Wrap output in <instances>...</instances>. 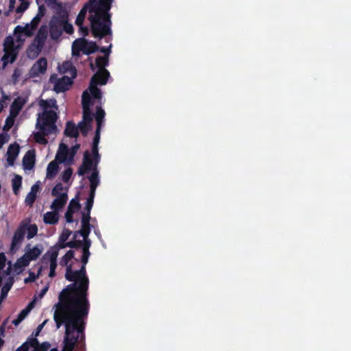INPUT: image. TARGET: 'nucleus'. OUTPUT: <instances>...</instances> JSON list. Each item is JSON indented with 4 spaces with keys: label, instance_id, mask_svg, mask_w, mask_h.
Masks as SVG:
<instances>
[{
    "label": "nucleus",
    "instance_id": "obj_59",
    "mask_svg": "<svg viewBox=\"0 0 351 351\" xmlns=\"http://www.w3.org/2000/svg\"><path fill=\"white\" fill-rule=\"evenodd\" d=\"M83 244L81 246L82 252H90L89 248L91 245V241L88 239V237H86V239H84Z\"/></svg>",
    "mask_w": 351,
    "mask_h": 351
},
{
    "label": "nucleus",
    "instance_id": "obj_50",
    "mask_svg": "<svg viewBox=\"0 0 351 351\" xmlns=\"http://www.w3.org/2000/svg\"><path fill=\"white\" fill-rule=\"evenodd\" d=\"M40 272H41V268L39 269L37 274H35L33 271H29V276L27 278H25V280H24L25 283L34 282L37 278H39Z\"/></svg>",
    "mask_w": 351,
    "mask_h": 351
},
{
    "label": "nucleus",
    "instance_id": "obj_39",
    "mask_svg": "<svg viewBox=\"0 0 351 351\" xmlns=\"http://www.w3.org/2000/svg\"><path fill=\"white\" fill-rule=\"evenodd\" d=\"M74 273L75 271L72 270V265L69 264V265H67L65 274L66 279L70 282H78L77 276Z\"/></svg>",
    "mask_w": 351,
    "mask_h": 351
},
{
    "label": "nucleus",
    "instance_id": "obj_16",
    "mask_svg": "<svg viewBox=\"0 0 351 351\" xmlns=\"http://www.w3.org/2000/svg\"><path fill=\"white\" fill-rule=\"evenodd\" d=\"M25 104V100L21 97L14 99L10 106V116L15 118L19 114Z\"/></svg>",
    "mask_w": 351,
    "mask_h": 351
},
{
    "label": "nucleus",
    "instance_id": "obj_48",
    "mask_svg": "<svg viewBox=\"0 0 351 351\" xmlns=\"http://www.w3.org/2000/svg\"><path fill=\"white\" fill-rule=\"evenodd\" d=\"M12 285V283H7L2 287L0 295V304H1L2 301L7 297L8 293L11 289Z\"/></svg>",
    "mask_w": 351,
    "mask_h": 351
},
{
    "label": "nucleus",
    "instance_id": "obj_47",
    "mask_svg": "<svg viewBox=\"0 0 351 351\" xmlns=\"http://www.w3.org/2000/svg\"><path fill=\"white\" fill-rule=\"evenodd\" d=\"M28 313L29 309L22 310L21 313L19 314L17 318L12 321V324L15 326L19 325L22 322V320L26 317Z\"/></svg>",
    "mask_w": 351,
    "mask_h": 351
},
{
    "label": "nucleus",
    "instance_id": "obj_6",
    "mask_svg": "<svg viewBox=\"0 0 351 351\" xmlns=\"http://www.w3.org/2000/svg\"><path fill=\"white\" fill-rule=\"evenodd\" d=\"M92 98L90 95L85 90L82 97V106L83 108L82 120L86 123H92L93 114L90 110V106L92 105Z\"/></svg>",
    "mask_w": 351,
    "mask_h": 351
},
{
    "label": "nucleus",
    "instance_id": "obj_38",
    "mask_svg": "<svg viewBox=\"0 0 351 351\" xmlns=\"http://www.w3.org/2000/svg\"><path fill=\"white\" fill-rule=\"evenodd\" d=\"M22 177L19 175H16L12 180V189L14 194L17 195L21 186Z\"/></svg>",
    "mask_w": 351,
    "mask_h": 351
},
{
    "label": "nucleus",
    "instance_id": "obj_51",
    "mask_svg": "<svg viewBox=\"0 0 351 351\" xmlns=\"http://www.w3.org/2000/svg\"><path fill=\"white\" fill-rule=\"evenodd\" d=\"M71 234H72L71 230H70L68 228H64L61 234L60 235V237H59L60 241L61 242L66 241V240L69 239V237L71 236Z\"/></svg>",
    "mask_w": 351,
    "mask_h": 351
},
{
    "label": "nucleus",
    "instance_id": "obj_26",
    "mask_svg": "<svg viewBox=\"0 0 351 351\" xmlns=\"http://www.w3.org/2000/svg\"><path fill=\"white\" fill-rule=\"evenodd\" d=\"M4 54L2 57L3 66H6L8 63H13L17 57L18 51H12L8 50H3Z\"/></svg>",
    "mask_w": 351,
    "mask_h": 351
},
{
    "label": "nucleus",
    "instance_id": "obj_27",
    "mask_svg": "<svg viewBox=\"0 0 351 351\" xmlns=\"http://www.w3.org/2000/svg\"><path fill=\"white\" fill-rule=\"evenodd\" d=\"M35 31L36 30L33 29V27H32L29 24H27L24 27L21 26V25H17L14 29L15 34H17V33L23 34L24 35H25L26 36H28V37L32 36L34 34Z\"/></svg>",
    "mask_w": 351,
    "mask_h": 351
},
{
    "label": "nucleus",
    "instance_id": "obj_3",
    "mask_svg": "<svg viewBox=\"0 0 351 351\" xmlns=\"http://www.w3.org/2000/svg\"><path fill=\"white\" fill-rule=\"evenodd\" d=\"M88 20L90 23L92 35L97 38L101 39L106 36L112 35L111 15H102L91 14Z\"/></svg>",
    "mask_w": 351,
    "mask_h": 351
},
{
    "label": "nucleus",
    "instance_id": "obj_28",
    "mask_svg": "<svg viewBox=\"0 0 351 351\" xmlns=\"http://www.w3.org/2000/svg\"><path fill=\"white\" fill-rule=\"evenodd\" d=\"M85 42L86 39L84 38H79L74 41L73 45V55L76 56L79 55L80 51L84 53L85 49Z\"/></svg>",
    "mask_w": 351,
    "mask_h": 351
},
{
    "label": "nucleus",
    "instance_id": "obj_13",
    "mask_svg": "<svg viewBox=\"0 0 351 351\" xmlns=\"http://www.w3.org/2000/svg\"><path fill=\"white\" fill-rule=\"evenodd\" d=\"M80 204L77 199H72L71 200L64 215L67 223H71L74 221L73 214L76 210H78L80 208Z\"/></svg>",
    "mask_w": 351,
    "mask_h": 351
},
{
    "label": "nucleus",
    "instance_id": "obj_30",
    "mask_svg": "<svg viewBox=\"0 0 351 351\" xmlns=\"http://www.w3.org/2000/svg\"><path fill=\"white\" fill-rule=\"evenodd\" d=\"M105 111L101 108V106H97L96 108V113L95 115V121L97 123V128H101L104 119L105 117Z\"/></svg>",
    "mask_w": 351,
    "mask_h": 351
},
{
    "label": "nucleus",
    "instance_id": "obj_41",
    "mask_svg": "<svg viewBox=\"0 0 351 351\" xmlns=\"http://www.w3.org/2000/svg\"><path fill=\"white\" fill-rule=\"evenodd\" d=\"M26 231H27V238L31 239L34 237L38 232V227L36 224H29L27 222Z\"/></svg>",
    "mask_w": 351,
    "mask_h": 351
},
{
    "label": "nucleus",
    "instance_id": "obj_45",
    "mask_svg": "<svg viewBox=\"0 0 351 351\" xmlns=\"http://www.w3.org/2000/svg\"><path fill=\"white\" fill-rule=\"evenodd\" d=\"M95 64L99 69H106L105 66L108 64V57L99 56L96 58Z\"/></svg>",
    "mask_w": 351,
    "mask_h": 351
},
{
    "label": "nucleus",
    "instance_id": "obj_24",
    "mask_svg": "<svg viewBox=\"0 0 351 351\" xmlns=\"http://www.w3.org/2000/svg\"><path fill=\"white\" fill-rule=\"evenodd\" d=\"M59 216L56 211L47 212L43 217V221L46 224L54 225L58 222Z\"/></svg>",
    "mask_w": 351,
    "mask_h": 351
},
{
    "label": "nucleus",
    "instance_id": "obj_60",
    "mask_svg": "<svg viewBox=\"0 0 351 351\" xmlns=\"http://www.w3.org/2000/svg\"><path fill=\"white\" fill-rule=\"evenodd\" d=\"M14 118L10 116L6 119L5 124L3 127L4 130H8L10 128H11V127H12L14 123Z\"/></svg>",
    "mask_w": 351,
    "mask_h": 351
},
{
    "label": "nucleus",
    "instance_id": "obj_49",
    "mask_svg": "<svg viewBox=\"0 0 351 351\" xmlns=\"http://www.w3.org/2000/svg\"><path fill=\"white\" fill-rule=\"evenodd\" d=\"M73 174V169L71 167L66 169L62 173L61 178L64 182H68Z\"/></svg>",
    "mask_w": 351,
    "mask_h": 351
},
{
    "label": "nucleus",
    "instance_id": "obj_64",
    "mask_svg": "<svg viewBox=\"0 0 351 351\" xmlns=\"http://www.w3.org/2000/svg\"><path fill=\"white\" fill-rule=\"evenodd\" d=\"M90 255V252H82V256L81 258V261L82 263V265H85L87 264L88 261L89 256Z\"/></svg>",
    "mask_w": 351,
    "mask_h": 351
},
{
    "label": "nucleus",
    "instance_id": "obj_11",
    "mask_svg": "<svg viewBox=\"0 0 351 351\" xmlns=\"http://www.w3.org/2000/svg\"><path fill=\"white\" fill-rule=\"evenodd\" d=\"M43 247L40 245H36L33 247H31L30 244H27L25 246V252L23 254L27 259L31 262L36 261L42 254Z\"/></svg>",
    "mask_w": 351,
    "mask_h": 351
},
{
    "label": "nucleus",
    "instance_id": "obj_7",
    "mask_svg": "<svg viewBox=\"0 0 351 351\" xmlns=\"http://www.w3.org/2000/svg\"><path fill=\"white\" fill-rule=\"evenodd\" d=\"M26 228L27 222L23 221L15 230L11 242L12 250L17 249L23 242L26 233Z\"/></svg>",
    "mask_w": 351,
    "mask_h": 351
},
{
    "label": "nucleus",
    "instance_id": "obj_54",
    "mask_svg": "<svg viewBox=\"0 0 351 351\" xmlns=\"http://www.w3.org/2000/svg\"><path fill=\"white\" fill-rule=\"evenodd\" d=\"M63 190V185L61 183H57L54 187L53 188L51 191V195L52 196H58L60 194V191Z\"/></svg>",
    "mask_w": 351,
    "mask_h": 351
},
{
    "label": "nucleus",
    "instance_id": "obj_33",
    "mask_svg": "<svg viewBox=\"0 0 351 351\" xmlns=\"http://www.w3.org/2000/svg\"><path fill=\"white\" fill-rule=\"evenodd\" d=\"M87 10H89V2L84 5V6L81 9L78 15L77 16V18L75 19L76 25H83Z\"/></svg>",
    "mask_w": 351,
    "mask_h": 351
},
{
    "label": "nucleus",
    "instance_id": "obj_37",
    "mask_svg": "<svg viewBox=\"0 0 351 351\" xmlns=\"http://www.w3.org/2000/svg\"><path fill=\"white\" fill-rule=\"evenodd\" d=\"M78 130H80L82 134L86 136L88 132L92 129V123L84 121H80L77 125Z\"/></svg>",
    "mask_w": 351,
    "mask_h": 351
},
{
    "label": "nucleus",
    "instance_id": "obj_2",
    "mask_svg": "<svg viewBox=\"0 0 351 351\" xmlns=\"http://www.w3.org/2000/svg\"><path fill=\"white\" fill-rule=\"evenodd\" d=\"M78 282L69 285L59 295V302L56 308L64 306V309L78 311L84 315L88 314L90 304L88 300L89 280L86 276V266L82 265L74 273Z\"/></svg>",
    "mask_w": 351,
    "mask_h": 351
},
{
    "label": "nucleus",
    "instance_id": "obj_19",
    "mask_svg": "<svg viewBox=\"0 0 351 351\" xmlns=\"http://www.w3.org/2000/svg\"><path fill=\"white\" fill-rule=\"evenodd\" d=\"M59 162L56 160H52L49 163L47 167L46 178L49 180L53 179L59 171Z\"/></svg>",
    "mask_w": 351,
    "mask_h": 351
},
{
    "label": "nucleus",
    "instance_id": "obj_42",
    "mask_svg": "<svg viewBox=\"0 0 351 351\" xmlns=\"http://www.w3.org/2000/svg\"><path fill=\"white\" fill-rule=\"evenodd\" d=\"M74 258V251L72 250H69L62 258L60 265L62 266L69 265V261Z\"/></svg>",
    "mask_w": 351,
    "mask_h": 351
},
{
    "label": "nucleus",
    "instance_id": "obj_36",
    "mask_svg": "<svg viewBox=\"0 0 351 351\" xmlns=\"http://www.w3.org/2000/svg\"><path fill=\"white\" fill-rule=\"evenodd\" d=\"M89 90L94 99H100L101 98V90L97 87V84H93L92 82H90Z\"/></svg>",
    "mask_w": 351,
    "mask_h": 351
},
{
    "label": "nucleus",
    "instance_id": "obj_25",
    "mask_svg": "<svg viewBox=\"0 0 351 351\" xmlns=\"http://www.w3.org/2000/svg\"><path fill=\"white\" fill-rule=\"evenodd\" d=\"M29 263L30 262L27 259V258L23 255L21 257L16 260L14 265L15 271H16L18 274L22 272L25 267L29 265Z\"/></svg>",
    "mask_w": 351,
    "mask_h": 351
},
{
    "label": "nucleus",
    "instance_id": "obj_43",
    "mask_svg": "<svg viewBox=\"0 0 351 351\" xmlns=\"http://www.w3.org/2000/svg\"><path fill=\"white\" fill-rule=\"evenodd\" d=\"M19 145L16 143L11 144L8 149L7 155L16 158L19 153Z\"/></svg>",
    "mask_w": 351,
    "mask_h": 351
},
{
    "label": "nucleus",
    "instance_id": "obj_4",
    "mask_svg": "<svg viewBox=\"0 0 351 351\" xmlns=\"http://www.w3.org/2000/svg\"><path fill=\"white\" fill-rule=\"evenodd\" d=\"M57 119L58 114L54 110H44L42 115L37 120L36 128L40 130L47 128V130H50L51 132H54L57 130L56 125Z\"/></svg>",
    "mask_w": 351,
    "mask_h": 351
},
{
    "label": "nucleus",
    "instance_id": "obj_32",
    "mask_svg": "<svg viewBox=\"0 0 351 351\" xmlns=\"http://www.w3.org/2000/svg\"><path fill=\"white\" fill-rule=\"evenodd\" d=\"M40 104L44 110H49L48 108L58 109L56 99L53 98L47 100H41Z\"/></svg>",
    "mask_w": 351,
    "mask_h": 351
},
{
    "label": "nucleus",
    "instance_id": "obj_61",
    "mask_svg": "<svg viewBox=\"0 0 351 351\" xmlns=\"http://www.w3.org/2000/svg\"><path fill=\"white\" fill-rule=\"evenodd\" d=\"M101 128H96L95 134L93 140V145H99L100 140V132Z\"/></svg>",
    "mask_w": 351,
    "mask_h": 351
},
{
    "label": "nucleus",
    "instance_id": "obj_14",
    "mask_svg": "<svg viewBox=\"0 0 351 351\" xmlns=\"http://www.w3.org/2000/svg\"><path fill=\"white\" fill-rule=\"evenodd\" d=\"M90 220V216H89L88 214H82L81 220L82 228L80 230H77V232H80V234L83 237V239L88 237L90 232L91 228Z\"/></svg>",
    "mask_w": 351,
    "mask_h": 351
},
{
    "label": "nucleus",
    "instance_id": "obj_29",
    "mask_svg": "<svg viewBox=\"0 0 351 351\" xmlns=\"http://www.w3.org/2000/svg\"><path fill=\"white\" fill-rule=\"evenodd\" d=\"M58 248L56 246L51 247L45 254L43 256V259L48 258L49 261H57V257L58 256Z\"/></svg>",
    "mask_w": 351,
    "mask_h": 351
},
{
    "label": "nucleus",
    "instance_id": "obj_35",
    "mask_svg": "<svg viewBox=\"0 0 351 351\" xmlns=\"http://www.w3.org/2000/svg\"><path fill=\"white\" fill-rule=\"evenodd\" d=\"M3 50L17 51L14 39L11 36H8L5 38L3 42Z\"/></svg>",
    "mask_w": 351,
    "mask_h": 351
},
{
    "label": "nucleus",
    "instance_id": "obj_63",
    "mask_svg": "<svg viewBox=\"0 0 351 351\" xmlns=\"http://www.w3.org/2000/svg\"><path fill=\"white\" fill-rule=\"evenodd\" d=\"M77 26L79 27L80 34L82 36L85 37V36H88L89 30L87 27H85L83 25H77Z\"/></svg>",
    "mask_w": 351,
    "mask_h": 351
},
{
    "label": "nucleus",
    "instance_id": "obj_40",
    "mask_svg": "<svg viewBox=\"0 0 351 351\" xmlns=\"http://www.w3.org/2000/svg\"><path fill=\"white\" fill-rule=\"evenodd\" d=\"M95 194L89 193L88 197L86 199V206L84 210L86 212L82 213V214H88L90 216V210L93 206L94 198Z\"/></svg>",
    "mask_w": 351,
    "mask_h": 351
},
{
    "label": "nucleus",
    "instance_id": "obj_55",
    "mask_svg": "<svg viewBox=\"0 0 351 351\" xmlns=\"http://www.w3.org/2000/svg\"><path fill=\"white\" fill-rule=\"evenodd\" d=\"M43 16V14H37L36 16L33 18L29 25L32 27H33V29H36L38 27V25L41 20V17Z\"/></svg>",
    "mask_w": 351,
    "mask_h": 351
},
{
    "label": "nucleus",
    "instance_id": "obj_17",
    "mask_svg": "<svg viewBox=\"0 0 351 351\" xmlns=\"http://www.w3.org/2000/svg\"><path fill=\"white\" fill-rule=\"evenodd\" d=\"M56 197V198L53 201L50 208L51 210L58 212L66 204L68 196L66 193H62V194Z\"/></svg>",
    "mask_w": 351,
    "mask_h": 351
},
{
    "label": "nucleus",
    "instance_id": "obj_34",
    "mask_svg": "<svg viewBox=\"0 0 351 351\" xmlns=\"http://www.w3.org/2000/svg\"><path fill=\"white\" fill-rule=\"evenodd\" d=\"M99 47L97 45L96 43L94 41H88L86 40L85 42V49L84 51V53L86 55H90L96 52L98 50Z\"/></svg>",
    "mask_w": 351,
    "mask_h": 351
},
{
    "label": "nucleus",
    "instance_id": "obj_10",
    "mask_svg": "<svg viewBox=\"0 0 351 351\" xmlns=\"http://www.w3.org/2000/svg\"><path fill=\"white\" fill-rule=\"evenodd\" d=\"M73 79L74 78L66 75L58 79L54 84V91L59 93L68 90L73 84Z\"/></svg>",
    "mask_w": 351,
    "mask_h": 351
},
{
    "label": "nucleus",
    "instance_id": "obj_44",
    "mask_svg": "<svg viewBox=\"0 0 351 351\" xmlns=\"http://www.w3.org/2000/svg\"><path fill=\"white\" fill-rule=\"evenodd\" d=\"M39 341L38 339L35 337H28L27 341L24 342L22 345H25L27 347V351L29 350V348L32 347L34 349H36L39 346Z\"/></svg>",
    "mask_w": 351,
    "mask_h": 351
},
{
    "label": "nucleus",
    "instance_id": "obj_58",
    "mask_svg": "<svg viewBox=\"0 0 351 351\" xmlns=\"http://www.w3.org/2000/svg\"><path fill=\"white\" fill-rule=\"evenodd\" d=\"M21 73H22L21 70L19 68H16L14 70V72L12 75V79L13 83L14 84H16L18 82L19 78L21 75Z\"/></svg>",
    "mask_w": 351,
    "mask_h": 351
},
{
    "label": "nucleus",
    "instance_id": "obj_52",
    "mask_svg": "<svg viewBox=\"0 0 351 351\" xmlns=\"http://www.w3.org/2000/svg\"><path fill=\"white\" fill-rule=\"evenodd\" d=\"M36 196L35 194L29 192L25 199L26 204L32 206L36 199Z\"/></svg>",
    "mask_w": 351,
    "mask_h": 351
},
{
    "label": "nucleus",
    "instance_id": "obj_57",
    "mask_svg": "<svg viewBox=\"0 0 351 351\" xmlns=\"http://www.w3.org/2000/svg\"><path fill=\"white\" fill-rule=\"evenodd\" d=\"M80 144H76L75 145H73L70 150H69V161H72L73 160V157L76 154L77 150L80 149Z\"/></svg>",
    "mask_w": 351,
    "mask_h": 351
},
{
    "label": "nucleus",
    "instance_id": "obj_56",
    "mask_svg": "<svg viewBox=\"0 0 351 351\" xmlns=\"http://www.w3.org/2000/svg\"><path fill=\"white\" fill-rule=\"evenodd\" d=\"M51 347V344L48 341L39 343V346L34 349L32 351H47Z\"/></svg>",
    "mask_w": 351,
    "mask_h": 351
},
{
    "label": "nucleus",
    "instance_id": "obj_62",
    "mask_svg": "<svg viewBox=\"0 0 351 351\" xmlns=\"http://www.w3.org/2000/svg\"><path fill=\"white\" fill-rule=\"evenodd\" d=\"M28 5H29L28 3L22 1V3L16 9V12L17 13L23 12L25 10H26L27 9Z\"/></svg>",
    "mask_w": 351,
    "mask_h": 351
},
{
    "label": "nucleus",
    "instance_id": "obj_23",
    "mask_svg": "<svg viewBox=\"0 0 351 351\" xmlns=\"http://www.w3.org/2000/svg\"><path fill=\"white\" fill-rule=\"evenodd\" d=\"M88 179L90 188V193L95 194L96 189L99 184V172L97 169H94Z\"/></svg>",
    "mask_w": 351,
    "mask_h": 351
},
{
    "label": "nucleus",
    "instance_id": "obj_22",
    "mask_svg": "<svg viewBox=\"0 0 351 351\" xmlns=\"http://www.w3.org/2000/svg\"><path fill=\"white\" fill-rule=\"evenodd\" d=\"M53 133L50 130L45 128L43 130H40L35 132L34 134V138L35 141L41 145L47 144L48 141L45 138V136H48L49 134Z\"/></svg>",
    "mask_w": 351,
    "mask_h": 351
},
{
    "label": "nucleus",
    "instance_id": "obj_5",
    "mask_svg": "<svg viewBox=\"0 0 351 351\" xmlns=\"http://www.w3.org/2000/svg\"><path fill=\"white\" fill-rule=\"evenodd\" d=\"M112 0H89V12L102 15H111L110 10Z\"/></svg>",
    "mask_w": 351,
    "mask_h": 351
},
{
    "label": "nucleus",
    "instance_id": "obj_31",
    "mask_svg": "<svg viewBox=\"0 0 351 351\" xmlns=\"http://www.w3.org/2000/svg\"><path fill=\"white\" fill-rule=\"evenodd\" d=\"M67 19H68L67 16H64V15L60 16H54L52 18V19L50 22V25H56L57 27L62 29Z\"/></svg>",
    "mask_w": 351,
    "mask_h": 351
},
{
    "label": "nucleus",
    "instance_id": "obj_18",
    "mask_svg": "<svg viewBox=\"0 0 351 351\" xmlns=\"http://www.w3.org/2000/svg\"><path fill=\"white\" fill-rule=\"evenodd\" d=\"M59 71L61 73H68L71 77L75 78L77 76V69L71 61H65L61 66H58Z\"/></svg>",
    "mask_w": 351,
    "mask_h": 351
},
{
    "label": "nucleus",
    "instance_id": "obj_15",
    "mask_svg": "<svg viewBox=\"0 0 351 351\" xmlns=\"http://www.w3.org/2000/svg\"><path fill=\"white\" fill-rule=\"evenodd\" d=\"M36 160V154L34 149L26 152L23 158V166L25 170H31L34 168Z\"/></svg>",
    "mask_w": 351,
    "mask_h": 351
},
{
    "label": "nucleus",
    "instance_id": "obj_53",
    "mask_svg": "<svg viewBox=\"0 0 351 351\" xmlns=\"http://www.w3.org/2000/svg\"><path fill=\"white\" fill-rule=\"evenodd\" d=\"M83 244V241L82 240H72L69 242H67L68 247L70 248H76L78 249L81 247V246Z\"/></svg>",
    "mask_w": 351,
    "mask_h": 351
},
{
    "label": "nucleus",
    "instance_id": "obj_12",
    "mask_svg": "<svg viewBox=\"0 0 351 351\" xmlns=\"http://www.w3.org/2000/svg\"><path fill=\"white\" fill-rule=\"evenodd\" d=\"M110 77V73L106 69H99L91 77L90 82L97 85H105Z\"/></svg>",
    "mask_w": 351,
    "mask_h": 351
},
{
    "label": "nucleus",
    "instance_id": "obj_8",
    "mask_svg": "<svg viewBox=\"0 0 351 351\" xmlns=\"http://www.w3.org/2000/svg\"><path fill=\"white\" fill-rule=\"evenodd\" d=\"M96 169L95 167L94 160L91 158L89 151L86 150L84 153V157L82 165L80 166L77 173L79 176H84L90 171Z\"/></svg>",
    "mask_w": 351,
    "mask_h": 351
},
{
    "label": "nucleus",
    "instance_id": "obj_1",
    "mask_svg": "<svg viewBox=\"0 0 351 351\" xmlns=\"http://www.w3.org/2000/svg\"><path fill=\"white\" fill-rule=\"evenodd\" d=\"M88 314L64 309V306L56 308L53 319L57 328L64 324L65 333L62 351H73L77 343H85L86 319Z\"/></svg>",
    "mask_w": 351,
    "mask_h": 351
},
{
    "label": "nucleus",
    "instance_id": "obj_20",
    "mask_svg": "<svg viewBox=\"0 0 351 351\" xmlns=\"http://www.w3.org/2000/svg\"><path fill=\"white\" fill-rule=\"evenodd\" d=\"M66 136L71 138H77L79 136L78 127L73 121H68L64 131Z\"/></svg>",
    "mask_w": 351,
    "mask_h": 351
},
{
    "label": "nucleus",
    "instance_id": "obj_9",
    "mask_svg": "<svg viewBox=\"0 0 351 351\" xmlns=\"http://www.w3.org/2000/svg\"><path fill=\"white\" fill-rule=\"evenodd\" d=\"M47 68V60L45 58H39L32 66L29 70V75L32 77L44 74Z\"/></svg>",
    "mask_w": 351,
    "mask_h": 351
},
{
    "label": "nucleus",
    "instance_id": "obj_21",
    "mask_svg": "<svg viewBox=\"0 0 351 351\" xmlns=\"http://www.w3.org/2000/svg\"><path fill=\"white\" fill-rule=\"evenodd\" d=\"M68 156H69L68 147L66 145L61 143L60 145L59 151L56 156L55 160L58 161L59 163H62L67 160Z\"/></svg>",
    "mask_w": 351,
    "mask_h": 351
},
{
    "label": "nucleus",
    "instance_id": "obj_46",
    "mask_svg": "<svg viewBox=\"0 0 351 351\" xmlns=\"http://www.w3.org/2000/svg\"><path fill=\"white\" fill-rule=\"evenodd\" d=\"M62 29L56 25H50V35L53 39H58L61 36Z\"/></svg>",
    "mask_w": 351,
    "mask_h": 351
}]
</instances>
